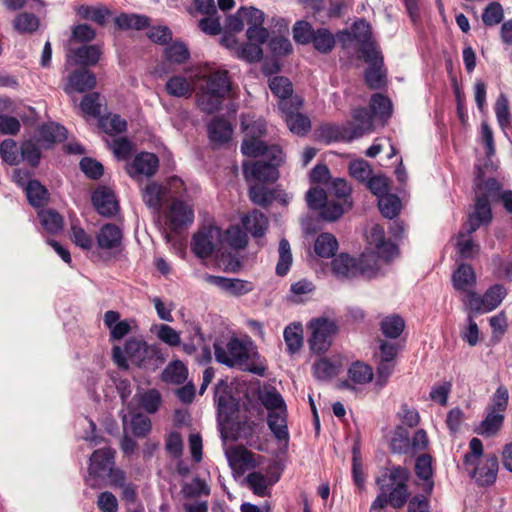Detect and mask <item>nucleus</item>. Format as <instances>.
I'll return each instance as SVG.
<instances>
[{
  "label": "nucleus",
  "mask_w": 512,
  "mask_h": 512,
  "mask_svg": "<svg viewBox=\"0 0 512 512\" xmlns=\"http://www.w3.org/2000/svg\"><path fill=\"white\" fill-rule=\"evenodd\" d=\"M197 79L204 80V84L199 86L196 94L198 108L208 114L216 112L231 91V81L227 70L213 69L207 73L203 72L189 77L175 75L168 79L165 89L171 96L188 98L194 91Z\"/></svg>",
  "instance_id": "1"
},
{
  "label": "nucleus",
  "mask_w": 512,
  "mask_h": 512,
  "mask_svg": "<svg viewBox=\"0 0 512 512\" xmlns=\"http://www.w3.org/2000/svg\"><path fill=\"white\" fill-rule=\"evenodd\" d=\"M367 241L377 259L372 253H363L356 260L347 254H340L331 262L333 275L339 280H351L359 276L375 277L380 270V262H389L398 255L397 246L385 238L384 228L379 225H373L367 233Z\"/></svg>",
  "instance_id": "2"
},
{
  "label": "nucleus",
  "mask_w": 512,
  "mask_h": 512,
  "mask_svg": "<svg viewBox=\"0 0 512 512\" xmlns=\"http://www.w3.org/2000/svg\"><path fill=\"white\" fill-rule=\"evenodd\" d=\"M214 352L216 360L228 367H237L259 376L266 372V366L262 362L254 361L256 353L251 342L233 338L225 345L215 344Z\"/></svg>",
  "instance_id": "3"
},
{
  "label": "nucleus",
  "mask_w": 512,
  "mask_h": 512,
  "mask_svg": "<svg viewBox=\"0 0 512 512\" xmlns=\"http://www.w3.org/2000/svg\"><path fill=\"white\" fill-rule=\"evenodd\" d=\"M491 209L488 205L486 197L480 196L478 192L477 201L475 202L474 211L469 215L465 225V231L459 232L456 237V247L458 254L469 259L475 257L479 252V245L471 239V234L475 232L482 224H486L491 220Z\"/></svg>",
  "instance_id": "4"
},
{
  "label": "nucleus",
  "mask_w": 512,
  "mask_h": 512,
  "mask_svg": "<svg viewBox=\"0 0 512 512\" xmlns=\"http://www.w3.org/2000/svg\"><path fill=\"white\" fill-rule=\"evenodd\" d=\"M470 453L465 455V469L480 485H490L497 477L498 459L495 455L481 458L483 445L480 439L473 438L469 443Z\"/></svg>",
  "instance_id": "5"
},
{
  "label": "nucleus",
  "mask_w": 512,
  "mask_h": 512,
  "mask_svg": "<svg viewBox=\"0 0 512 512\" xmlns=\"http://www.w3.org/2000/svg\"><path fill=\"white\" fill-rule=\"evenodd\" d=\"M410 472L402 466L386 468L376 479L379 491L390 496V505L394 508H402L409 496L408 482Z\"/></svg>",
  "instance_id": "6"
},
{
  "label": "nucleus",
  "mask_w": 512,
  "mask_h": 512,
  "mask_svg": "<svg viewBox=\"0 0 512 512\" xmlns=\"http://www.w3.org/2000/svg\"><path fill=\"white\" fill-rule=\"evenodd\" d=\"M258 157L263 160L243 164L245 178L249 182H275L279 178L278 166L284 160L282 149L278 145H271Z\"/></svg>",
  "instance_id": "7"
},
{
  "label": "nucleus",
  "mask_w": 512,
  "mask_h": 512,
  "mask_svg": "<svg viewBox=\"0 0 512 512\" xmlns=\"http://www.w3.org/2000/svg\"><path fill=\"white\" fill-rule=\"evenodd\" d=\"M261 403L268 410V426L278 440L287 441V409L281 394L275 388H265L259 394Z\"/></svg>",
  "instance_id": "8"
},
{
  "label": "nucleus",
  "mask_w": 512,
  "mask_h": 512,
  "mask_svg": "<svg viewBox=\"0 0 512 512\" xmlns=\"http://www.w3.org/2000/svg\"><path fill=\"white\" fill-rule=\"evenodd\" d=\"M309 333L308 344L317 354L328 351L339 331L338 323L328 316H317L306 324Z\"/></svg>",
  "instance_id": "9"
},
{
  "label": "nucleus",
  "mask_w": 512,
  "mask_h": 512,
  "mask_svg": "<svg viewBox=\"0 0 512 512\" xmlns=\"http://www.w3.org/2000/svg\"><path fill=\"white\" fill-rule=\"evenodd\" d=\"M241 128L244 133L241 151L244 155L258 157L270 148L260 139L266 130V124L262 119H256L251 114H243L241 116Z\"/></svg>",
  "instance_id": "10"
},
{
  "label": "nucleus",
  "mask_w": 512,
  "mask_h": 512,
  "mask_svg": "<svg viewBox=\"0 0 512 512\" xmlns=\"http://www.w3.org/2000/svg\"><path fill=\"white\" fill-rule=\"evenodd\" d=\"M155 354V348L138 339H129L124 350L115 346L113 348V360L120 368H128V360L139 367H147Z\"/></svg>",
  "instance_id": "11"
},
{
  "label": "nucleus",
  "mask_w": 512,
  "mask_h": 512,
  "mask_svg": "<svg viewBox=\"0 0 512 512\" xmlns=\"http://www.w3.org/2000/svg\"><path fill=\"white\" fill-rule=\"evenodd\" d=\"M310 208L320 210V215L327 221H335L352 206L351 200L344 202L328 197L323 189L312 188L306 195Z\"/></svg>",
  "instance_id": "12"
},
{
  "label": "nucleus",
  "mask_w": 512,
  "mask_h": 512,
  "mask_svg": "<svg viewBox=\"0 0 512 512\" xmlns=\"http://www.w3.org/2000/svg\"><path fill=\"white\" fill-rule=\"evenodd\" d=\"M478 192L480 193V196L486 197L488 203L489 198L499 196L507 212L512 214V191L508 190L500 193L499 183L494 178L486 177L485 172L480 165H477V174L475 179L476 198L478 197Z\"/></svg>",
  "instance_id": "13"
},
{
  "label": "nucleus",
  "mask_w": 512,
  "mask_h": 512,
  "mask_svg": "<svg viewBox=\"0 0 512 512\" xmlns=\"http://www.w3.org/2000/svg\"><path fill=\"white\" fill-rule=\"evenodd\" d=\"M192 250L200 258L209 257L216 249H222V232L209 226L199 230L192 239Z\"/></svg>",
  "instance_id": "14"
},
{
  "label": "nucleus",
  "mask_w": 512,
  "mask_h": 512,
  "mask_svg": "<svg viewBox=\"0 0 512 512\" xmlns=\"http://www.w3.org/2000/svg\"><path fill=\"white\" fill-rule=\"evenodd\" d=\"M360 51L361 57L369 64L365 73L366 83L372 88H379L384 83L383 58L380 52L375 45H365Z\"/></svg>",
  "instance_id": "15"
},
{
  "label": "nucleus",
  "mask_w": 512,
  "mask_h": 512,
  "mask_svg": "<svg viewBox=\"0 0 512 512\" xmlns=\"http://www.w3.org/2000/svg\"><path fill=\"white\" fill-rule=\"evenodd\" d=\"M194 220L193 206L183 200H175L171 203L166 213V224L171 231L190 225Z\"/></svg>",
  "instance_id": "16"
},
{
  "label": "nucleus",
  "mask_w": 512,
  "mask_h": 512,
  "mask_svg": "<svg viewBox=\"0 0 512 512\" xmlns=\"http://www.w3.org/2000/svg\"><path fill=\"white\" fill-rule=\"evenodd\" d=\"M203 280L211 285L218 287L228 295L239 297L251 292L254 289L252 282L237 278H226L211 274H204Z\"/></svg>",
  "instance_id": "17"
},
{
  "label": "nucleus",
  "mask_w": 512,
  "mask_h": 512,
  "mask_svg": "<svg viewBox=\"0 0 512 512\" xmlns=\"http://www.w3.org/2000/svg\"><path fill=\"white\" fill-rule=\"evenodd\" d=\"M240 15H244V24L248 26L247 39L266 40L268 31L262 27L264 22V13L255 7H243L240 9Z\"/></svg>",
  "instance_id": "18"
},
{
  "label": "nucleus",
  "mask_w": 512,
  "mask_h": 512,
  "mask_svg": "<svg viewBox=\"0 0 512 512\" xmlns=\"http://www.w3.org/2000/svg\"><path fill=\"white\" fill-rule=\"evenodd\" d=\"M215 403L220 421H228L237 409V402L228 391L224 380L219 381L215 387Z\"/></svg>",
  "instance_id": "19"
},
{
  "label": "nucleus",
  "mask_w": 512,
  "mask_h": 512,
  "mask_svg": "<svg viewBox=\"0 0 512 512\" xmlns=\"http://www.w3.org/2000/svg\"><path fill=\"white\" fill-rule=\"evenodd\" d=\"M373 129L372 115L364 108L357 109L352 114V120L344 128L343 136L358 138Z\"/></svg>",
  "instance_id": "20"
},
{
  "label": "nucleus",
  "mask_w": 512,
  "mask_h": 512,
  "mask_svg": "<svg viewBox=\"0 0 512 512\" xmlns=\"http://www.w3.org/2000/svg\"><path fill=\"white\" fill-rule=\"evenodd\" d=\"M159 160L153 153L143 152L138 154L133 161L127 166V173L132 178L139 176L150 177L155 174L158 169Z\"/></svg>",
  "instance_id": "21"
},
{
  "label": "nucleus",
  "mask_w": 512,
  "mask_h": 512,
  "mask_svg": "<svg viewBox=\"0 0 512 512\" xmlns=\"http://www.w3.org/2000/svg\"><path fill=\"white\" fill-rule=\"evenodd\" d=\"M300 108L295 109L288 101L280 104V110L284 115L289 130L296 135H305L311 127L307 116L298 112Z\"/></svg>",
  "instance_id": "22"
},
{
  "label": "nucleus",
  "mask_w": 512,
  "mask_h": 512,
  "mask_svg": "<svg viewBox=\"0 0 512 512\" xmlns=\"http://www.w3.org/2000/svg\"><path fill=\"white\" fill-rule=\"evenodd\" d=\"M344 365V359L340 355L322 357L314 363L313 373L319 380H329L339 375Z\"/></svg>",
  "instance_id": "23"
},
{
  "label": "nucleus",
  "mask_w": 512,
  "mask_h": 512,
  "mask_svg": "<svg viewBox=\"0 0 512 512\" xmlns=\"http://www.w3.org/2000/svg\"><path fill=\"white\" fill-rule=\"evenodd\" d=\"M269 88L272 93L279 98V105L288 101L295 109L302 106V99L298 96H292L293 88L290 80L283 76H275L269 79Z\"/></svg>",
  "instance_id": "24"
},
{
  "label": "nucleus",
  "mask_w": 512,
  "mask_h": 512,
  "mask_svg": "<svg viewBox=\"0 0 512 512\" xmlns=\"http://www.w3.org/2000/svg\"><path fill=\"white\" fill-rule=\"evenodd\" d=\"M96 86L95 75L86 70L80 69L73 71L67 78V84L64 91L71 95L74 92L83 93L93 89Z\"/></svg>",
  "instance_id": "25"
},
{
  "label": "nucleus",
  "mask_w": 512,
  "mask_h": 512,
  "mask_svg": "<svg viewBox=\"0 0 512 512\" xmlns=\"http://www.w3.org/2000/svg\"><path fill=\"white\" fill-rule=\"evenodd\" d=\"M92 202L97 212L102 216H113L119 208L113 191L107 187H99L92 195Z\"/></svg>",
  "instance_id": "26"
},
{
  "label": "nucleus",
  "mask_w": 512,
  "mask_h": 512,
  "mask_svg": "<svg viewBox=\"0 0 512 512\" xmlns=\"http://www.w3.org/2000/svg\"><path fill=\"white\" fill-rule=\"evenodd\" d=\"M101 56V50L97 45L82 46L67 53L66 65L80 64L82 66L95 65Z\"/></svg>",
  "instance_id": "27"
},
{
  "label": "nucleus",
  "mask_w": 512,
  "mask_h": 512,
  "mask_svg": "<svg viewBox=\"0 0 512 512\" xmlns=\"http://www.w3.org/2000/svg\"><path fill=\"white\" fill-rule=\"evenodd\" d=\"M144 203L155 212L159 213L163 202L169 197L164 184L152 181L142 189Z\"/></svg>",
  "instance_id": "28"
},
{
  "label": "nucleus",
  "mask_w": 512,
  "mask_h": 512,
  "mask_svg": "<svg viewBox=\"0 0 512 512\" xmlns=\"http://www.w3.org/2000/svg\"><path fill=\"white\" fill-rule=\"evenodd\" d=\"M227 460L230 467L235 471H244L255 467V455L244 447H233L226 451Z\"/></svg>",
  "instance_id": "29"
},
{
  "label": "nucleus",
  "mask_w": 512,
  "mask_h": 512,
  "mask_svg": "<svg viewBox=\"0 0 512 512\" xmlns=\"http://www.w3.org/2000/svg\"><path fill=\"white\" fill-rule=\"evenodd\" d=\"M114 463V451L111 448L96 450L91 458L89 465V474L100 476L108 472Z\"/></svg>",
  "instance_id": "30"
},
{
  "label": "nucleus",
  "mask_w": 512,
  "mask_h": 512,
  "mask_svg": "<svg viewBox=\"0 0 512 512\" xmlns=\"http://www.w3.org/2000/svg\"><path fill=\"white\" fill-rule=\"evenodd\" d=\"M97 245L102 250H109L120 245L122 231L115 224L103 225L96 235Z\"/></svg>",
  "instance_id": "31"
},
{
  "label": "nucleus",
  "mask_w": 512,
  "mask_h": 512,
  "mask_svg": "<svg viewBox=\"0 0 512 512\" xmlns=\"http://www.w3.org/2000/svg\"><path fill=\"white\" fill-rule=\"evenodd\" d=\"M453 287L463 293L475 287L476 275L473 268L468 264H461L452 275Z\"/></svg>",
  "instance_id": "32"
},
{
  "label": "nucleus",
  "mask_w": 512,
  "mask_h": 512,
  "mask_svg": "<svg viewBox=\"0 0 512 512\" xmlns=\"http://www.w3.org/2000/svg\"><path fill=\"white\" fill-rule=\"evenodd\" d=\"M104 324L110 330L111 338L120 340L130 332V323L127 320H120L117 311H107L104 315Z\"/></svg>",
  "instance_id": "33"
},
{
  "label": "nucleus",
  "mask_w": 512,
  "mask_h": 512,
  "mask_svg": "<svg viewBox=\"0 0 512 512\" xmlns=\"http://www.w3.org/2000/svg\"><path fill=\"white\" fill-rule=\"evenodd\" d=\"M286 349L289 354L298 352L303 345V327L299 322L288 325L283 332Z\"/></svg>",
  "instance_id": "34"
},
{
  "label": "nucleus",
  "mask_w": 512,
  "mask_h": 512,
  "mask_svg": "<svg viewBox=\"0 0 512 512\" xmlns=\"http://www.w3.org/2000/svg\"><path fill=\"white\" fill-rule=\"evenodd\" d=\"M415 472L418 478L422 479L424 483V490L430 493L433 489V482L431 477L433 475L432 458L428 454H422L416 459Z\"/></svg>",
  "instance_id": "35"
},
{
  "label": "nucleus",
  "mask_w": 512,
  "mask_h": 512,
  "mask_svg": "<svg viewBox=\"0 0 512 512\" xmlns=\"http://www.w3.org/2000/svg\"><path fill=\"white\" fill-rule=\"evenodd\" d=\"M242 223L245 229L250 232L252 236L261 237L264 235L267 228L268 220L263 213L254 210L243 217Z\"/></svg>",
  "instance_id": "36"
},
{
  "label": "nucleus",
  "mask_w": 512,
  "mask_h": 512,
  "mask_svg": "<svg viewBox=\"0 0 512 512\" xmlns=\"http://www.w3.org/2000/svg\"><path fill=\"white\" fill-rule=\"evenodd\" d=\"M390 448L394 453L409 454L410 453V437L409 432L401 425L396 426L391 432L389 438Z\"/></svg>",
  "instance_id": "37"
},
{
  "label": "nucleus",
  "mask_w": 512,
  "mask_h": 512,
  "mask_svg": "<svg viewBox=\"0 0 512 512\" xmlns=\"http://www.w3.org/2000/svg\"><path fill=\"white\" fill-rule=\"evenodd\" d=\"M188 369L180 360H174L162 372V380L166 383L181 384L186 381Z\"/></svg>",
  "instance_id": "38"
},
{
  "label": "nucleus",
  "mask_w": 512,
  "mask_h": 512,
  "mask_svg": "<svg viewBox=\"0 0 512 512\" xmlns=\"http://www.w3.org/2000/svg\"><path fill=\"white\" fill-rule=\"evenodd\" d=\"M503 422L504 414L487 410L486 417L478 427V433L485 437H492L501 430Z\"/></svg>",
  "instance_id": "39"
},
{
  "label": "nucleus",
  "mask_w": 512,
  "mask_h": 512,
  "mask_svg": "<svg viewBox=\"0 0 512 512\" xmlns=\"http://www.w3.org/2000/svg\"><path fill=\"white\" fill-rule=\"evenodd\" d=\"M65 138L66 129L63 126L56 123H49L40 128L38 141L45 146L55 142H61Z\"/></svg>",
  "instance_id": "40"
},
{
  "label": "nucleus",
  "mask_w": 512,
  "mask_h": 512,
  "mask_svg": "<svg viewBox=\"0 0 512 512\" xmlns=\"http://www.w3.org/2000/svg\"><path fill=\"white\" fill-rule=\"evenodd\" d=\"M208 132L211 141L215 143H225L232 136V128L224 119H214L208 126Z\"/></svg>",
  "instance_id": "41"
},
{
  "label": "nucleus",
  "mask_w": 512,
  "mask_h": 512,
  "mask_svg": "<svg viewBox=\"0 0 512 512\" xmlns=\"http://www.w3.org/2000/svg\"><path fill=\"white\" fill-rule=\"evenodd\" d=\"M337 248V239L330 233H322L315 240L314 250L320 257L329 258L333 256Z\"/></svg>",
  "instance_id": "42"
},
{
  "label": "nucleus",
  "mask_w": 512,
  "mask_h": 512,
  "mask_svg": "<svg viewBox=\"0 0 512 512\" xmlns=\"http://www.w3.org/2000/svg\"><path fill=\"white\" fill-rule=\"evenodd\" d=\"M43 229L50 234H56L63 228V219L59 213L54 210H40L38 212Z\"/></svg>",
  "instance_id": "43"
},
{
  "label": "nucleus",
  "mask_w": 512,
  "mask_h": 512,
  "mask_svg": "<svg viewBox=\"0 0 512 512\" xmlns=\"http://www.w3.org/2000/svg\"><path fill=\"white\" fill-rule=\"evenodd\" d=\"M151 332L154 333L157 338L163 343L170 347H176L181 344L180 333L173 327L166 324H156L151 328Z\"/></svg>",
  "instance_id": "44"
},
{
  "label": "nucleus",
  "mask_w": 512,
  "mask_h": 512,
  "mask_svg": "<svg viewBox=\"0 0 512 512\" xmlns=\"http://www.w3.org/2000/svg\"><path fill=\"white\" fill-rule=\"evenodd\" d=\"M70 239L79 248L90 250L93 247V237L78 222L72 221L70 227Z\"/></svg>",
  "instance_id": "45"
},
{
  "label": "nucleus",
  "mask_w": 512,
  "mask_h": 512,
  "mask_svg": "<svg viewBox=\"0 0 512 512\" xmlns=\"http://www.w3.org/2000/svg\"><path fill=\"white\" fill-rule=\"evenodd\" d=\"M225 245L232 249H242L247 245V235L239 227L232 226L222 233V246Z\"/></svg>",
  "instance_id": "46"
},
{
  "label": "nucleus",
  "mask_w": 512,
  "mask_h": 512,
  "mask_svg": "<svg viewBox=\"0 0 512 512\" xmlns=\"http://www.w3.org/2000/svg\"><path fill=\"white\" fill-rule=\"evenodd\" d=\"M25 193L29 203L34 207L43 206L47 202V190L36 180L28 182Z\"/></svg>",
  "instance_id": "47"
},
{
  "label": "nucleus",
  "mask_w": 512,
  "mask_h": 512,
  "mask_svg": "<svg viewBox=\"0 0 512 512\" xmlns=\"http://www.w3.org/2000/svg\"><path fill=\"white\" fill-rule=\"evenodd\" d=\"M265 40L248 39L246 44H242L237 48L238 57L248 62L258 61L262 56L261 45Z\"/></svg>",
  "instance_id": "48"
},
{
  "label": "nucleus",
  "mask_w": 512,
  "mask_h": 512,
  "mask_svg": "<svg viewBox=\"0 0 512 512\" xmlns=\"http://www.w3.org/2000/svg\"><path fill=\"white\" fill-rule=\"evenodd\" d=\"M278 254L279 259L276 265V273L279 276H284L288 273L293 262L291 247L286 239L280 240Z\"/></svg>",
  "instance_id": "49"
},
{
  "label": "nucleus",
  "mask_w": 512,
  "mask_h": 512,
  "mask_svg": "<svg viewBox=\"0 0 512 512\" xmlns=\"http://www.w3.org/2000/svg\"><path fill=\"white\" fill-rule=\"evenodd\" d=\"M507 291L504 286L495 284L491 286L483 295L485 309L484 312H490L496 309L506 297Z\"/></svg>",
  "instance_id": "50"
},
{
  "label": "nucleus",
  "mask_w": 512,
  "mask_h": 512,
  "mask_svg": "<svg viewBox=\"0 0 512 512\" xmlns=\"http://www.w3.org/2000/svg\"><path fill=\"white\" fill-rule=\"evenodd\" d=\"M381 331L388 338H398L404 330V320L398 315H389L381 321Z\"/></svg>",
  "instance_id": "51"
},
{
  "label": "nucleus",
  "mask_w": 512,
  "mask_h": 512,
  "mask_svg": "<svg viewBox=\"0 0 512 512\" xmlns=\"http://www.w3.org/2000/svg\"><path fill=\"white\" fill-rule=\"evenodd\" d=\"M14 29L21 33H33L39 28V19L34 14L23 12L13 20Z\"/></svg>",
  "instance_id": "52"
},
{
  "label": "nucleus",
  "mask_w": 512,
  "mask_h": 512,
  "mask_svg": "<svg viewBox=\"0 0 512 512\" xmlns=\"http://www.w3.org/2000/svg\"><path fill=\"white\" fill-rule=\"evenodd\" d=\"M378 206L384 217L392 219L399 214L401 201L396 195L389 193L378 200Z\"/></svg>",
  "instance_id": "53"
},
{
  "label": "nucleus",
  "mask_w": 512,
  "mask_h": 512,
  "mask_svg": "<svg viewBox=\"0 0 512 512\" xmlns=\"http://www.w3.org/2000/svg\"><path fill=\"white\" fill-rule=\"evenodd\" d=\"M78 14L84 18L104 25L108 19L109 11L103 6H80L77 10Z\"/></svg>",
  "instance_id": "54"
},
{
  "label": "nucleus",
  "mask_w": 512,
  "mask_h": 512,
  "mask_svg": "<svg viewBox=\"0 0 512 512\" xmlns=\"http://www.w3.org/2000/svg\"><path fill=\"white\" fill-rule=\"evenodd\" d=\"M165 58L168 62L182 64L188 60L190 53L182 42H174L165 48Z\"/></svg>",
  "instance_id": "55"
},
{
  "label": "nucleus",
  "mask_w": 512,
  "mask_h": 512,
  "mask_svg": "<svg viewBox=\"0 0 512 512\" xmlns=\"http://www.w3.org/2000/svg\"><path fill=\"white\" fill-rule=\"evenodd\" d=\"M494 111L500 128L505 130L511 123V115L509 101L504 94L498 96L494 105Z\"/></svg>",
  "instance_id": "56"
},
{
  "label": "nucleus",
  "mask_w": 512,
  "mask_h": 512,
  "mask_svg": "<svg viewBox=\"0 0 512 512\" xmlns=\"http://www.w3.org/2000/svg\"><path fill=\"white\" fill-rule=\"evenodd\" d=\"M311 42L316 50L327 53L334 47L335 39L327 29L319 28L314 32Z\"/></svg>",
  "instance_id": "57"
},
{
  "label": "nucleus",
  "mask_w": 512,
  "mask_h": 512,
  "mask_svg": "<svg viewBox=\"0 0 512 512\" xmlns=\"http://www.w3.org/2000/svg\"><path fill=\"white\" fill-rule=\"evenodd\" d=\"M350 380L357 384H365L372 380L373 372L367 364L356 362L348 370Z\"/></svg>",
  "instance_id": "58"
},
{
  "label": "nucleus",
  "mask_w": 512,
  "mask_h": 512,
  "mask_svg": "<svg viewBox=\"0 0 512 512\" xmlns=\"http://www.w3.org/2000/svg\"><path fill=\"white\" fill-rule=\"evenodd\" d=\"M140 406L148 413H155L161 404V394L156 389H149L138 394Z\"/></svg>",
  "instance_id": "59"
},
{
  "label": "nucleus",
  "mask_w": 512,
  "mask_h": 512,
  "mask_svg": "<svg viewBox=\"0 0 512 512\" xmlns=\"http://www.w3.org/2000/svg\"><path fill=\"white\" fill-rule=\"evenodd\" d=\"M370 107L376 117L386 119L391 116L392 103L387 97L381 94H375L372 96Z\"/></svg>",
  "instance_id": "60"
},
{
  "label": "nucleus",
  "mask_w": 512,
  "mask_h": 512,
  "mask_svg": "<svg viewBox=\"0 0 512 512\" xmlns=\"http://www.w3.org/2000/svg\"><path fill=\"white\" fill-rule=\"evenodd\" d=\"M100 125L107 134H118L126 130L127 122L125 119L116 114H109L102 117Z\"/></svg>",
  "instance_id": "61"
},
{
  "label": "nucleus",
  "mask_w": 512,
  "mask_h": 512,
  "mask_svg": "<svg viewBox=\"0 0 512 512\" xmlns=\"http://www.w3.org/2000/svg\"><path fill=\"white\" fill-rule=\"evenodd\" d=\"M182 493L186 498H195L202 495H209L210 488L204 480L196 477L191 482L182 486Z\"/></svg>",
  "instance_id": "62"
},
{
  "label": "nucleus",
  "mask_w": 512,
  "mask_h": 512,
  "mask_svg": "<svg viewBox=\"0 0 512 512\" xmlns=\"http://www.w3.org/2000/svg\"><path fill=\"white\" fill-rule=\"evenodd\" d=\"M121 29H142L148 25V18L137 14H121L116 18Z\"/></svg>",
  "instance_id": "63"
},
{
  "label": "nucleus",
  "mask_w": 512,
  "mask_h": 512,
  "mask_svg": "<svg viewBox=\"0 0 512 512\" xmlns=\"http://www.w3.org/2000/svg\"><path fill=\"white\" fill-rule=\"evenodd\" d=\"M247 483L253 492L261 497L267 494L268 487L273 484L260 472L250 473L247 476Z\"/></svg>",
  "instance_id": "64"
}]
</instances>
